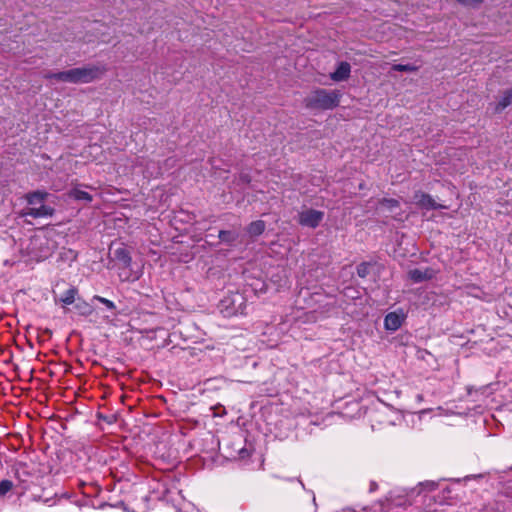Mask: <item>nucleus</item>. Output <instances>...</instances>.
<instances>
[{"label": "nucleus", "instance_id": "1", "mask_svg": "<svg viewBox=\"0 0 512 512\" xmlns=\"http://www.w3.org/2000/svg\"><path fill=\"white\" fill-rule=\"evenodd\" d=\"M106 70L105 66L88 65L56 73L48 72L44 75V78L73 84L90 83L101 78Z\"/></svg>", "mask_w": 512, "mask_h": 512}, {"label": "nucleus", "instance_id": "2", "mask_svg": "<svg viewBox=\"0 0 512 512\" xmlns=\"http://www.w3.org/2000/svg\"><path fill=\"white\" fill-rule=\"evenodd\" d=\"M342 93L339 90H326L318 88L313 90L305 99L306 108L312 110H332L341 100Z\"/></svg>", "mask_w": 512, "mask_h": 512}, {"label": "nucleus", "instance_id": "3", "mask_svg": "<svg viewBox=\"0 0 512 512\" xmlns=\"http://www.w3.org/2000/svg\"><path fill=\"white\" fill-rule=\"evenodd\" d=\"M246 299L241 293H232L221 300V312L226 317L245 314Z\"/></svg>", "mask_w": 512, "mask_h": 512}, {"label": "nucleus", "instance_id": "4", "mask_svg": "<svg viewBox=\"0 0 512 512\" xmlns=\"http://www.w3.org/2000/svg\"><path fill=\"white\" fill-rule=\"evenodd\" d=\"M324 219V212L312 208L304 209L298 214V223L303 227L317 228Z\"/></svg>", "mask_w": 512, "mask_h": 512}, {"label": "nucleus", "instance_id": "5", "mask_svg": "<svg viewBox=\"0 0 512 512\" xmlns=\"http://www.w3.org/2000/svg\"><path fill=\"white\" fill-rule=\"evenodd\" d=\"M115 258L116 260L122 264L124 271L119 273V276L124 281H135L139 278V274L135 273L133 275L128 274L125 269L130 268L132 263V258L129 252L125 248H118L115 250Z\"/></svg>", "mask_w": 512, "mask_h": 512}, {"label": "nucleus", "instance_id": "6", "mask_svg": "<svg viewBox=\"0 0 512 512\" xmlns=\"http://www.w3.org/2000/svg\"><path fill=\"white\" fill-rule=\"evenodd\" d=\"M415 203L421 208L429 209H446L447 206L438 204L436 201L429 195L423 192H416L414 194Z\"/></svg>", "mask_w": 512, "mask_h": 512}, {"label": "nucleus", "instance_id": "7", "mask_svg": "<svg viewBox=\"0 0 512 512\" xmlns=\"http://www.w3.org/2000/svg\"><path fill=\"white\" fill-rule=\"evenodd\" d=\"M404 321V315L402 312H390L385 316L384 327L389 331L398 330Z\"/></svg>", "mask_w": 512, "mask_h": 512}, {"label": "nucleus", "instance_id": "8", "mask_svg": "<svg viewBox=\"0 0 512 512\" xmlns=\"http://www.w3.org/2000/svg\"><path fill=\"white\" fill-rule=\"evenodd\" d=\"M409 278L415 282L419 283L422 281L430 280L435 276V271L432 268L425 269H413L408 273Z\"/></svg>", "mask_w": 512, "mask_h": 512}, {"label": "nucleus", "instance_id": "9", "mask_svg": "<svg viewBox=\"0 0 512 512\" xmlns=\"http://www.w3.org/2000/svg\"><path fill=\"white\" fill-rule=\"evenodd\" d=\"M53 212V208L46 205H40L39 207H28L24 209L22 215L31 216L33 218H40L52 216Z\"/></svg>", "mask_w": 512, "mask_h": 512}, {"label": "nucleus", "instance_id": "10", "mask_svg": "<svg viewBox=\"0 0 512 512\" xmlns=\"http://www.w3.org/2000/svg\"><path fill=\"white\" fill-rule=\"evenodd\" d=\"M351 73V66L348 62H340L334 72L330 74L333 81L340 82L349 78Z\"/></svg>", "mask_w": 512, "mask_h": 512}, {"label": "nucleus", "instance_id": "11", "mask_svg": "<svg viewBox=\"0 0 512 512\" xmlns=\"http://www.w3.org/2000/svg\"><path fill=\"white\" fill-rule=\"evenodd\" d=\"M265 228H266V224H265L264 221L256 220V221L251 222L247 226L246 230H247V233L251 237H257V236L261 235L265 231Z\"/></svg>", "mask_w": 512, "mask_h": 512}, {"label": "nucleus", "instance_id": "12", "mask_svg": "<svg viewBox=\"0 0 512 512\" xmlns=\"http://www.w3.org/2000/svg\"><path fill=\"white\" fill-rule=\"evenodd\" d=\"M70 198H73L78 201L91 202L93 197L88 192L80 189L79 187L72 188L68 193Z\"/></svg>", "mask_w": 512, "mask_h": 512}, {"label": "nucleus", "instance_id": "13", "mask_svg": "<svg viewBox=\"0 0 512 512\" xmlns=\"http://www.w3.org/2000/svg\"><path fill=\"white\" fill-rule=\"evenodd\" d=\"M75 309L79 315L85 317L90 316L94 312V308L90 303L80 299L76 302Z\"/></svg>", "mask_w": 512, "mask_h": 512}, {"label": "nucleus", "instance_id": "14", "mask_svg": "<svg viewBox=\"0 0 512 512\" xmlns=\"http://www.w3.org/2000/svg\"><path fill=\"white\" fill-rule=\"evenodd\" d=\"M46 196H47V193L36 191V192L29 193L26 196V200L29 205H38V204L44 205L43 202H44Z\"/></svg>", "mask_w": 512, "mask_h": 512}, {"label": "nucleus", "instance_id": "15", "mask_svg": "<svg viewBox=\"0 0 512 512\" xmlns=\"http://www.w3.org/2000/svg\"><path fill=\"white\" fill-rule=\"evenodd\" d=\"M77 293L78 290L75 287H71L63 293L59 300L65 305H70L75 302Z\"/></svg>", "mask_w": 512, "mask_h": 512}, {"label": "nucleus", "instance_id": "16", "mask_svg": "<svg viewBox=\"0 0 512 512\" xmlns=\"http://www.w3.org/2000/svg\"><path fill=\"white\" fill-rule=\"evenodd\" d=\"M512 104V88L510 90H507L504 95L502 96L501 100L496 105L495 110L497 112H500L504 110L506 107Z\"/></svg>", "mask_w": 512, "mask_h": 512}, {"label": "nucleus", "instance_id": "17", "mask_svg": "<svg viewBox=\"0 0 512 512\" xmlns=\"http://www.w3.org/2000/svg\"><path fill=\"white\" fill-rule=\"evenodd\" d=\"M219 239L226 244L232 245L238 239V234L232 231L221 230L219 232Z\"/></svg>", "mask_w": 512, "mask_h": 512}, {"label": "nucleus", "instance_id": "18", "mask_svg": "<svg viewBox=\"0 0 512 512\" xmlns=\"http://www.w3.org/2000/svg\"><path fill=\"white\" fill-rule=\"evenodd\" d=\"M372 265L368 262H362L357 266V275L361 278H365L369 275Z\"/></svg>", "mask_w": 512, "mask_h": 512}, {"label": "nucleus", "instance_id": "19", "mask_svg": "<svg viewBox=\"0 0 512 512\" xmlns=\"http://www.w3.org/2000/svg\"><path fill=\"white\" fill-rule=\"evenodd\" d=\"M392 70L400 72H416L418 70V66L412 64H394L392 66Z\"/></svg>", "mask_w": 512, "mask_h": 512}, {"label": "nucleus", "instance_id": "20", "mask_svg": "<svg viewBox=\"0 0 512 512\" xmlns=\"http://www.w3.org/2000/svg\"><path fill=\"white\" fill-rule=\"evenodd\" d=\"M92 301H98V302L102 303L109 310H115L116 309V305H115V303L113 301H111L109 299H106L104 297H101L99 295H94L93 298H92Z\"/></svg>", "mask_w": 512, "mask_h": 512}, {"label": "nucleus", "instance_id": "21", "mask_svg": "<svg viewBox=\"0 0 512 512\" xmlns=\"http://www.w3.org/2000/svg\"><path fill=\"white\" fill-rule=\"evenodd\" d=\"M13 488V482L7 479L0 481V497L5 496Z\"/></svg>", "mask_w": 512, "mask_h": 512}, {"label": "nucleus", "instance_id": "22", "mask_svg": "<svg viewBox=\"0 0 512 512\" xmlns=\"http://www.w3.org/2000/svg\"><path fill=\"white\" fill-rule=\"evenodd\" d=\"M379 204L383 207H386L389 210L399 207V201L392 198H383L382 200H380Z\"/></svg>", "mask_w": 512, "mask_h": 512}, {"label": "nucleus", "instance_id": "23", "mask_svg": "<svg viewBox=\"0 0 512 512\" xmlns=\"http://www.w3.org/2000/svg\"><path fill=\"white\" fill-rule=\"evenodd\" d=\"M419 485H420L422 488H425V489H427V490H429V491H433V490H435V489L437 488V486H438V485H437V483H436V482H434V481H425V482H421Z\"/></svg>", "mask_w": 512, "mask_h": 512}, {"label": "nucleus", "instance_id": "24", "mask_svg": "<svg viewBox=\"0 0 512 512\" xmlns=\"http://www.w3.org/2000/svg\"><path fill=\"white\" fill-rule=\"evenodd\" d=\"M458 3L465 6H474L482 3L484 0H456Z\"/></svg>", "mask_w": 512, "mask_h": 512}, {"label": "nucleus", "instance_id": "25", "mask_svg": "<svg viewBox=\"0 0 512 512\" xmlns=\"http://www.w3.org/2000/svg\"><path fill=\"white\" fill-rule=\"evenodd\" d=\"M239 459H246L250 456V452L246 448H241L238 452Z\"/></svg>", "mask_w": 512, "mask_h": 512}]
</instances>
